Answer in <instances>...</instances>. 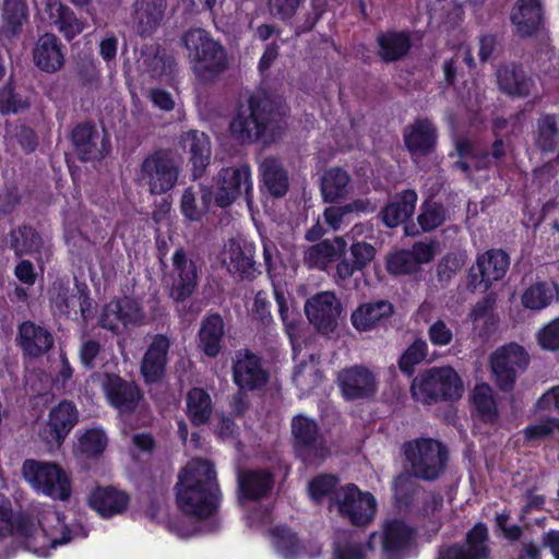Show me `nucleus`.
Returning <instances> with one entry per match:
<instances>
[{"mask_svg": "<svg viewBox=\"0 0 559 559\" xmlns=\"http://www.w3.org/2000/svg\"><path fill=\"white\" fill-rule=\"evenodd\" d=\"M284 117L285 111L281 103L263 92H258L239 103L229 123V131L242 145L257 142L267 145L283 135L286 129Z\"/></svg>", "mask_w": 559, "mask_h": 559, "instance_id": "1", "label": "nucleus"}, {"mask_svg": "<svg viewBox=\"0 0 559 559\" xmlns=\"http://www.w3.org/2000/svg\"><path fill=\"white\" fill-rule=\"evenodd\" d=\"M179 509L197 519L212 515L219 501V487L213 463L193 460L179 474L176 485Z\"/></svg>", "mask_w": 559, "mask_h": 559, "instance_id": "2", "label": "nucleus"}, {"mask_svg": "<svg viewBox=\"0 0 559 559\" xmlns=\"http://www.w3.org/2000/svg\"><path fill=\"white\" fill-rule=\"evenodd\" d=\"M61 535L47 533L41 522L27 513L14 515L11 500L0 493V537L14 536L25 549L46 555L48 549L71 540L70 531L60 524Z\"/></svg>", "mask_w": 559, "mask_h": 559, "instance_id": "3", "label": "nucleus"}, {"mask_svg": "<svg viewBox=\"0 0 559 559\" xmlns=\"http://www.w3.org/2000/svg\"><path fill=\"white\" fill-rule=\"evenodd\" d=\"M195 76L202 82L215 80L228 67L225 48L205 29L192 28L181 38Z\"/></svg>", "mask_w": 559, "mask_h": 559, "instance_id": "4", "label": "nucleus"}, {"mask_svg": "<svg viewBox=\"0 0 559 559\" xmlns=\"http://www.w3.org/2000/svg\"><path fill=\"white\" fill-rule=\"evenodd\" d=\"M406 471L425 481H433L444 474L449 450L432 438H418L403 445Z\"/></svg>", "mask_w": 559, "mask_h": 559, "instance_id": "5", "label": "nucleus"}, {"mask_svg": "<svg viewBox=\"0 0 559 559\" xmlns=\"http://www.w3.org/2000/svg\"><path fill=\"white\" fill-rule=\"evenodd\" d=\"M463 383L451 367H433L426 369L414 378L412 396L424 404L439 401H455L462 396Z\"/></svg>", "mask_w": 559, "mask_h": 559, "instance_id": "6", "label": "nucleus"}, {"mask_svg": "<svg viewBox=\"0 0 559 559\" xmlns=\"http://www.w3.org/2000/svg\"><path fill=\"white\" fill-rule=\"evenodd\" d=\"M179 164L169 150H157L148 154L140 164L138 181L151 194L170 191L179 178Z\"/></svg>", "mask_w": 559, "mask_h": 559, "instance_id": "7", "label": "nucleus"}, {"mask_svg": "<svg viewBox=\"0 0 559 559\" xmlns=\"http://www.w3.org/2000/svg\"><path fill=\"white\" fill-rule=\"evenodd\" d=\"M292 447L295 455L307 466L319 465L330 454L318 424L305 415H296L292 419Z\"/></svg>", "mask_w": 559, "mask_h": 559, "instance_id": "8", "label": "nucleus"}, {"mask_svg": "<svg viewBox=\"0 0 559 559\" xmlns=\"http://www.w3.org/2000/svg\"><path fill=\"white\" fill-rule=\"evenodd\" d=\"M329 509H336L354 526L365 527L374 519L377 501L369 491H361L356 485L347 484L331 497Z\"/></svg>", "mask_w": 559, "mask_h": 559, "instance_id": "9", "label": "nucleus"}, {"mask_svg": "<svg viewBox=\"0 0 559 559\" xmlns=\"http://www.w3.org/2000/svg\"><path fill=\"white\" fill-rule=\"evenodd\" d=\"M23 477L34 488L59 500H68L71 493L70 478L56 463L25 460L22 466Z\"/></svg>", "mask_w": 559, "mask_h": 559, "instance_id": "10", "label": "nucleus"}, {"mask_svg": "<svg viewBox=\"0 0 559 559\" xmlns=\"http://www.w3.org/2000/svg\"><path fill=\"white\" fill-rule=\"evenodd\" d=\"M530 364V355L515 343L501 346L490 355L491 371L501 391H512L519 373Z\"/></svg>", "mask_w": 559, "mask_h": 559, "instance_id": "11", "label": "nucleus"}, {"mask_svg": "<svg viewBox=\"0 0 559 559\" xmlns=\"http://www.w3.org/2000/svg\"><path fill=\"white\" fill-rule=\"evenodd\" d=\"M102 389L108 403L124 420L140 408L144 400V393L135 381L116 373H104Z\"/></svg>", "mask_w": 559, "mask_h": 559, "instance_id": "12", "label": "nucleus"}, {"mask_svg": "<svg viewBox=\"0 0 559 559\" xmlns=\"http://www.w3.org/2000/svg\"><path fill=\"white\" fill-rule=\"evenodd\" d=\"M215 203L219 207L229 206L245 192L247 204L252 203L251 171L247 164L222 168L214 178Z\"/></svg>", "mask_w": 559, "mask_h": 559, "instance_id": "13", "label": "nucleus"}, {"mask_svg": "<svg viewBox=\"0 0 559 559\" xmlns=\"http://www.w3.org/2000/svg\"><path fill=\"white\" fill-rule=\"evenodd\" d=\"M510 265L508 253L501 249H490L477 257L467 275V289L487 290L493 282L504 277Z\"/></svg>", "mask_w": 559, "mask_h": 559, "instance_id": "14", "label": "nucleus"}, {"mask_svg": "<svg viewBox=\"0 0 559 559\" xmlns=\"http://www.w3.org/2000/svg\"><path fill=\"white\" fill-rule=\"evenodd\" d=\"M417 528L403 520H386L382 525V559H404L417 547Z\"/></svg>", "mask_w": 559, "mask_h": 559, "instance_id": "15", "label": "nucleus"}, {"mask_svg": "<svg viewBox=\"0 0 559 559\" xmlns=\"http://www.w3.org/2000/svg\"><path fill=\"white\" fill-rule=\"evenodd\" d=\"M74 155L84 163L99 162L110 153V141L92 122L78 124L71 132Z\"/></svg>", "mask_w": 559, "mask_h": 559, "instance_id": "16", "label": "nucleus"}, {"mask_svg": "<svg viewBox=\"0 0 559 559\" xmlns=\"http://www.w3.org/2000/svg\"><path fill=\"white\" fill-rule=\"evenodd\" d=\"M490 554L488 530L478 523L467 532L464 543L440 546L437 559H489Z\"/></svg>", "mask_w": 559, "mask_h": 559, "instance_id": "17", "label": "nucleus"}, {"mask_svg": "<svg viewBox=\"0 0 559 559\" xmlns=\"http://www.w3.org/2000/svg\"><path fill=\"white\" fill-rule=\"evenodd\" d=\"M171 277L170 297L176 302L186 301L195 290L199 275L195 262L182 247L173 255Z\"/></svg>", "mask_w": 559, "mask_h": 559, "instance_id": "18", "label": "nucleus"}, {"mask_svg": "<svg viewBox=\"0 0 559 559\" xmlns=\"http://www.w3.org/2000/svg\"><path fill=\"white\" fill-rule=\"evenodd\" d=\"M305 312L319 332L328 334L337 326L342 306L333 293L323 292L307 300Z\"/></svg>", "mask_w": 559, "mask_h": 559, "instance_id": "19", "label": "nucleus"}, {"mask_svg": "<svg viewBox=\"0 0 559 559\" xmlns=\"http://www.w3.org/2000/svg\"><path fill=\"white\" fill-rule=\"evenodd\" d=\"M233 378L239 389L253 391L266 384L269 373L258 355L249 349H240L233 359Z\"/></svg>", "mask_w": 559, "mask_h": 559, "instance_id": "20", "label": "nucleus"}, {"mask_svg": "<svg viewBox=\"0 0 559 559\" xmlns=\"http://www.w3.org/2000/svg\"><path fill=\"white\" fill-rule=\"evenodd\" d=\"M438 131L428 118H417L403 131L406 150L413 159L431 155L437 146Z\"/></svg>", "mask_w": 559, "mask_h": 559, "instance_id": "21", "label": "nucleus"}, {"mask_svg": "<svg viewBox=\"0 0 559 559\" xmlns=\"http://www.w3.org/2000/svg\"><path fill=\"white\" fill-rule=\"evenodd\" d=\"M237 499L240 504L266 498L274 486L273 474L264 468L239 469L237 473Z\"/></svg>", "mask_w": 559, "mask_h": 559, "instance_id": "22", "label": "nucleus"}, {"mask_svg": "<svg viewBox=\"0 0 559 559\" xmlns=\"http://www.w3.org/2000/svg\"><path fill=\"white\" fill-rule=\"evenodd\" d=\"M337 380L346 400L369 399L377 392L374 374L365 366H353L338 372Z\"/></svg>", "mask_w": 559, "mask_h": 559, "instance_id": "23", "label": "nucleus"}, {"mask_svg": "<svg viewBox=\"0 0 559 559\" xmlns=\"http://www.w3.org/2000/svg\"><path fill=\"white\" fill-rule=\"evenodd\" d=\"M169 347L170 341L166 335H154L140 365V372L145 383L153 384L163 380L166 373Z\"/></svg>", "mask_w": 559, "mask_h": 559, "instance_id": "24", "label": "nucleus"}, {"mask_svg": "<svg viewBox=\"0 0 559 559\" xmlns=\"http://www.w3.org/2000/svg\"><path fill=\"white\" fill-rule=\"evenodd\" d=\"M179 145L185 153L189 154L192 177L194 179L202 177L212 155L209 135L199 130L185 131L179 136Z\"/></svg>", "mask_w": 559, "mask_h": 559, "instance_id": "25", "label": "nucleus"}, {"mask_svg": "<svg viewBox=\"0 0 559 559\" xmlns=\"http://www.w3.org/2000/svg\"><path fill=\"white\" fill-rule=\"evenodd\" d=\"M136 67L153 79L170 75L176 66L175 58L159 44L145 43L135 49Z\"/></svg>", "mask_w": 559, "mask_h": 559, "instance_id": "26", "label": "nucleus"}, {"mask_svg": "<svg viewBox=\"0 0 559 559\" xmlns=\"http://www.w3.org/2000/svg\"><path fill=\"white\" fill-rule=\"evenodd\" d=\"M16 343L25 357L39 358L53 347L55 340L48 329L24 321L19 325Z\"/></svg>", "mask_w": 559, "mask_h": 559, "instance_id": "27", "label": "nucleus"}, {"mask_svg": "<svg viewBox=\"0 0 559 559\" xmlns=\"http://www.w3.org/2000/svg\"><path fill=\"white\" fill-rule=\"evenodd\" d=\"M79 421V412L69 401H62L51 408L44 436L48 443L60 447Z\"/></svg>", "mask_w": 559, "mask_h": 559, "instance_id": "28", "label": "nucleus"}, {"mask_svg": "<svg viewBox=\"0 0 559 559\" xmlns=\"http://www.w3.org/2000/svg\"><path fill=\"white\" fill-rule=\"evenodd\" d=\"M347 241L344 237L335 236L310 246L304 254V262L309 267L326 270L334 261H340L347 252Z\"/></svg>", "mask_w": 559, "mask_h": 559, "instance_id": "29", "label": "nucleus"}, {"mask_svg": "<svg viewBox=\"0 0 559 559\" xmlns=\"http://www.w3.org/2000/svg\"><path fill=\"white\" fill-rule=\"evenodd\" d=\"M342 259L336 264V276L340 280L350 278L355 272H362L374 260L377 250L366 241H353Z\"/></svg>", "mask_w": 559, "mask_h": 559, "instance_id": "30", "label": "nucleus"}, {"mask_svg": "<svg viewBox=\"0 0 559 559\" xmlns=\"http://www.w3.org/2000/svg\"><path fill=\"white\" fill-rule=\"evenodd\" d=\"M224 337L225 323L222 316L217 312L205 316L200 323L198 348H200L205 356L214 358L223 348Z\"/></svg>", "mask_w": 559, "mask_h": 559, "instance_id": "31", "label": "nucleus"}, {"mask_svg": "<svg viewBox=\"0 0 559 559\" xmlns=\"http://www.w3.org/2000/svg\"><path fill=\"white\" fill-rule=\"evenodd\" d=\"M35 64L45 72L55 73L64 64V55L56 35L46 33L40 36L33 51Z\"/></svg>", "mask_w": 559, "mask_h": 559, "instance_id": "32", "label": "nucleus"}, {"mask_svg": "<svg viewBox=\"0 0 559 559\" xmlns=\"http://www.w3.org/2000/svg\"><path fill=\"white\" fill-rule=\"evenodd\" d=\"M90 506L104 518L122 514L129 506V496L112 486L98 487L90 496Z\"/></svg>", "mask_w": 559, "mask_h": 559, "instance_id": "33", "label": "nucleus"}, {"mask_svg": "<svg viewBox=\"0 0 559 559\" xmlns=\"http://www.w3.org/2000/svg\"><path fill=\"white\" fill-rule=\"evenodd\" d=\"M167 0H136L134 3V23L140 36H151L160 25Z\"/></svg>", "mask_w": 559, "mask_h": 559, "instance_id": "34", "label": "nucleus"}, {"mask_svg": "<svg viewBox=\"0 0 559 559\" xmlns=\"http://www.w3.org/2000/svg\"><path fill=\"white\" fill-rule=\"evenodd\" d=\"M224 263L239 280L252 281L257 274H260L253 259V247L249 243L241 247L237 242H231L226 251Z\"/></svg>", "mask_w": 559, "mask_h": 559, "instance_id": "35", "label": "nucleus"}, {"mask_svg": "<svg viewBox=\"0 0 559 559\" xmlns=\"http://www.w3.org/2000/svg\"><path fill=\"white\" fill-rule=\"evenodd\" d=\"M511 21L522 37L535 34L543 21V10L539 0H518L511 12Z\"/></svg>", "mask_w": 559, "mask_h": 559, "instance_id": "36", "label": "nucleus"}, {"mask_svg": "<svg viewBox=\"0 0 559 559\" xmlns=\"http://www.w3.org/2000/svg\"><path fill=\"white\" fill-rule=\"evenodd\" d=\"M349 174L342 167H331L321 176L320 190L325 203H338L353 190Z\"/></svg>", "mask_w": 559, "mask_h": 559, "instance_id": "37", "label": "nucleus"}, {"mask_svg": "<svg viewBox=\"0 0 559 559\" xmlns=\"http://www.w3.org/2000/svg\"><path fill=\"white\" fill-rule=\"evenodd\" d=\"M263 187L274 198L284 197L289 188L288 173L280 159L265 157L259 166Z\"/></svg>", "mask_w": 559, "mask_h": 559, "instance_id": "38", "label": "nucleus"}, {"mask_svg": "<svg viewBox=\"0 0 559 559\" xmlns=\"http://www.w3.org/2000/svg\"><path fill=\"white\" fill-rule=\"evenodd\" d=\"M393 312L394 306L389 300H374L360 305L352 313L350 320L358 331H369Z\"/></svg>", "mask_w": 559, "mask_h": 559, "instance_id": "39", "label": "nucleus"}, {"mask_svg": "<svg viewBox=\"0 0 559 559\" xmlns=\"http://www.w3.org/2000/svg\"><path fill=\"white\" fill-rule=\"evenodd\" d=\"M497 79L500 90L511 96L525 97L530 95L533 86V80L522 67L514 63L501 67Z\"/></svg>", "mask_w": 559, "mask_h": 559, "instance_id": "40", "label": "nucleus"}, {"mask_svg": "<svg viewBox=\"0 0 559 559\" xmlns=\"http://www.w3.org/2000/svg\"><path fill=\"white\" fill-rule=\"evenodd\" d=\"M417 194L414 190H405L399 200L385 205L379 216L386 227L393 228L409 218L415 211Z\"/></svg>", "mask_w": 559, "mask_h": 559, "instance_id": "41", "label": "nucleus"}, {"mask_svg": "<svg viewBox=\"0 0 559 559\" xmlns=\"http://www.w3.org/2000/svg\"><path fill=\"white\" fill-rule=\"evenodd\" d=\"M45 12L48 13L49 19L58 25L59 31L68 39H72L84 28L83 22L76 17L69 7L62 4L60 0H47Z\"/></svg>", "mask_w": 559, "mask_h": 559, "instance_id": "42", "label": "nucleus"}, {"mask_svg": "<svg viewBox=\"0 0 559 559\" xmlns=\"http://www.w3.org/2000/svg\"><path fill=\"white\" fill-rule=\"evenodd\" d=\"M187 416L193 426L207 424L213 414L210 394L202 388H192L187 393Z\"/></svg>", "mask_w": 559, "mask_h": 559, "instance_id": "43", "label": "nucleus"}, {"mask_svg": "<svg viewBox=\"0 0 559 559\" xmlns=\"http://www.w3.org/2000/svg\"><path fill=\"white\" fill-rule=\"evenodd\" d=\"M108 444L106 433L98 428L87 429L73 448V452L81 460H98Z\"/></svg>", "mask_w": 559, "mask_h": 559, "instance_id": "44", "label": "nucleus"}, {"mask_svg": "<svg viewBox=\"0 0 559 559\" xmlns=\"http://www.w3.org/2000/svg\"><path fill=\"white\" fill-rule=\"evenodd\" d=\"M417 477L411 472L404 469L393 481L394 498L400 508L411 509L416 498L423 496V487L418 484Z\"/></svg>", "mask_w": 559, "mask_h": 559, "instance_id": "45", "label": "nucleus"}, {"mask_svg": "<svg viewBox=\"0 0 559 559\" xmlns=\"http://www.w3.org/2000/svg\"><path fill=\"white\" fill-rule=\"evenodd\" d=\"M559 288L555 283L536 282L525 289L522 305L531 310H540L558 299Z\"/></svg>", "mask_w": 559, "mask_h": 559, "instance_id": "46", "label": "nucleus"}, {"mask_svg": "<svg viewBox=\"0 0 559 559\" xmlns=\"http://www.w3.org/2000/svg\"><path fill=\"white\" fill-rule=\"evenodd\" d=\"M269 535L276 552L285 559H295L305 550L297 534L287 526L271 528Z\"/></svg>", "mask_w": 559, "mask_h": 559, "instance_id": "47", "label": "nucleus"}, {"mask_svg": "<svg viewBox=\"0 0 559 559\" xmlns=\"http://www.w3.org/2000/svg\"><path fill=\"white\" fill-rule=\"evenodd\" d=\"M558 144L559 115H542L536 123L535 145L543 152H554Z\"/></svg>", "mask_w": 559, "mask_h": 559, "instance_id": "48", "label": "nucleus"}, {"mask_svg": "<svg viewBox=\"0 0 559 559\" xmlns=\"http://www.w3.org/2000/svg\"><path fill=\"white\" fill-rule=\"evenodd\" d=\"M10 248L17 258L37 252L43 246L39 234L31 226L23 225L9 234Z\"/></svg>", "mask_w": 559, "mask_h": 559, "instance_id": "49", "label": "nucleus"}, {"mask_svg": "<svg viewBox=\"0 0 559 559\" xmlns=\"http://www.w3.org/2000/svg\"><path fill=\"white\" fill-rule=\"evenodd\" d=\"M472 402L479 419L485 424H495L499 418L496 401L491 388L477 384L473 391Z\"/></svg>", "mask_w": 559, "mask_h": 559, "instance_id": "50", "label": "nucleus"}, {"mask_svg": "<svg viewBox=\"0 0 559 559\" xmlns=\"http://www.w3.org/2000/svg\"><path fill=\"white\" fill-rule=\"evenodd\" d=\"M377 205L369 199H357L344 205H335L325 209L323 216L334 230L338 229L343 218L350 213H372Z\"/></svg>", "mask_w": 559, "mask_h": 559, "instance_id": "51", "label": "nucleus"}, {"mask_svg": "<svg viewBox=\"0 0 559 559\" xmlns=\"http://www.w3.org/2000/svg\"><path fill=\"white\" fill-rule=\"evenodd\" d=\"M379 55L384 61H395L405 56L411 48V39L404 33H386L378 37Z\"/></svg>", "mask_w": 559, "mask_h": 559, "instance_id": "52", "label": "nucleus"}, {"mask_svg": "<svg viewBox=\"0 0 559 559\" xmlns=\"http://www.w3.org/2000/svg\"><path fill=\"white\" fill-rule=\"evenodd\" d=\"M28 10L25 0H3L2 19L7 32L12 35L21 31L27 20Z\"/></svg>", "mask_w": 559, "mask_h": 559, "instance_id": "53", "label": "nucleus"}, {"mask_svg": "<svg viewBox=\"0 0 559 559\" xmlns=\"http://www.w3.org/2000/svg\"><path fill=\"white\" fill-rule=\"evenodd\" d=\"M447 218V211L441 203L425 202L417 216L421 231L428 233L441 226Z\"/></svg>", "mask_w": 559, "mask_h": 559, "instance_id": "54", "label": "nucleus"}, {"mask_svg": "<svg viewBox=\"0 0 559 559\" xmlns=\"http://www.w3.org/2000/svg\"><path fill=\"white\" fill-rule=\"evenodd\" d=\"M385 267L392 275H411L419 272L416 261L408 250H397L388 254Z\"/></svg>", "mask_w": 559, "mask_h": 559, "instance_id": "55", "label": "nucleus"}, {"mask_svg": "<svg viewBox=\"0 0 559 559\" xmlns=\"http://www.w3.org/2000/svg\"><path fill=\"white\" fill-rule=\"evenodd\" d=\"M428 346L423 338H416L402 354L399 359V367L402 372L412 376L415 366L420 364L427 357Z\"/></svg>", "mask_w": 559, "mask_h": 559, "instance_id": "56", "label": "nucleus"}, {"mask_svg": "<svg viewBox=\"0 0 559 559\" xmlns=\"http://www.w3.org/2000/svg\"><path fill=\"white\" fill-rule=\"evenodd\" d=\"M465 264L463 254L449 253L443 257L436 265V275L438 283L442 288L448 286L453 276L462 270Z\"/></svg>", "mask_w": 559, "mask_h": 559, "instance_id": "57", "label": "nucleus"}, {"mask_svg": "<svg viewBox=\"0 0 559 559\" xmlns=\"http://www.w3.org/2000/svg\"><path fill=\"white\" fill-rule=\"evenodd\" d=\"M338 484V478L324 474L314 477L308 485V491L310 497L318 503H321L324 498L333 497L334 492L338 489L336 488Z\"/></svg>", "mask_w": 559, "mask_h": 559, "instance_id": "58", "label": "nucleus"}, {"mask_svg": "<svg viewBox=\"0 0 559 559\" xmlns=\"http://www.w3.org/2000/svg\"><path fill=\"white\" fill-rule=\"evenodd\" d=\"M118 312L123 325L127 324H141L144 320V313L140 304L131 297H122L115 301Z\"/></svg>", "mask_w": 559, "mask_h": 559, "instance_id": "59", "label": "nucleus"}, {"mask_svg": "<svg viewBox=\"0 0 559 559\" xmlns=\"http://www.w3.org/2000/svg\"><path fill=\"white\" fill-rule=\"evenodd\" d=\"M27 107L28 103L15 92L11 81L0 90V111L2 114L17 112Z\"/></svg>", "mask_w": 559, "mask_h": 559, "instance_id": "60", "label": "nucleus"}, {"mask_svg": "<svg viewBox=\"0 0 559 559\" xmlns=\"http://www.w3.org/2000/svg\"><path fill=\"white\" fill-rule=\"evenodd\" d=\"M497 302V294L491 292L478 300L471 311L468 312V318L473 322H477L479 320H486L487 324L495 323V314L493 310Z\"/></svg>", "mask_w": 559, "mask_h": 559, "instance_id": "61", "label": "nucleus"}, {"mask_svg": "<svg viewBox=\"0 0 559 559\" xmlns=\"http://www.w3.org/2000/svg\"><path fill=\"white\" fill-rule=\"evenodd\" d=\"M334 559H364L362 545L354 539H338L334 547Z\"/></svg>", "mask_w": 559, "mask_h": 559, "instance_id": "62", "label": "nucleus"}, {"mask_svg": "<svg viewBox=\"0 0 559 559\" xmlns=\"http://www.w3.org/2000/svg\"><path fill=\"white\" fill-rule=\"evenodd\" d=\"M537 341L544 349H559V318L552 320L537 333Z\"/></svg>", "mask_w": 559, "mask_h": 559, "instance_id": "63", "label": "nucleus"}, {"mask_svg": "<svg viewBox=\"0 0 559 559\" xmlns=\"http://www.w3.org/2000/svg\"><path fill=\"white\" fill-rule=\"evenodd\" d=\"M443 507V497L439 492L423 491L421 504L417 509V514L424 518L433 516Z\"/></svg>", "mask_w": 559, "mask_h": 559, "instance_id": "64", "label": "nucleus"}]
</instances>
